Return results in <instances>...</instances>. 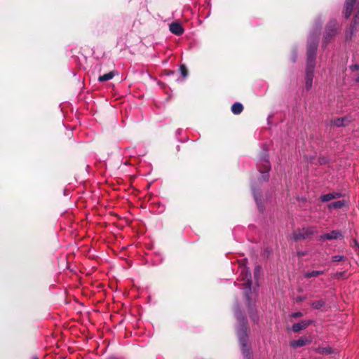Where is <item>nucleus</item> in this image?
I'll return each mask as SVG.
<instances>
[{
	"mask_svg": "<svg viewBox=\"0 0 359 359\" xmlns=\"http://www.w3.org/2000/svg\"><path fill=\"white\" fill-rule=\"evenodd\" d=\"M349 69L351 72L359 71V64L352 65L349 67Z\"/></svg>",
	"mask_w": 359,
	"mask_h": 359,
	"instance_id": "5701e85b",
	"label": "nucleus"
},
{
	"mask_svg": "<svg viewBox=\"0 0 359 359\" xmlns=\"http://www.w3.org/2000/svg\"><path fill=\"white\" fill-rule=\"evenodd\" d=\"M316 232V228L313 226L304 227L293 233V238L297 241L305 239L313 235Z\"/></svg>",
	"mask_w": 359,
	"mask_h": 359,
	"instance_id": "0eeeda50",
	"label": "nucleus"
},
{
	"mask_svg": "<svg viewBox=\"0 0 359 359\" xmlns=\"http://www.w3.org/2000/svg\"><path fill=\"white\" fill-rule=\"evenodd\" d=\"M344 256L342 255H334L332 257V260L333 262H340V261H342L344 259Z\"/></svg>",
	"mask_w": 359,
	"mask_h": 359,
	"instance_id": "4be33fe9",
	"label": "nucleus"
},
{
	"mask_svg": "<svg viewBox=\"0 0 359 359\" xmlns=\"http://www.w3.org/2000/svg\"><path fill=\"white\" fill-rule=\"evenodd\" d=\"M243 107L240 102H235L231 106V111L234 114H239L242 112Z\"/></svg>",
	"mask_w": 359,
	"mask_h": 359,
	"instance_id": "4468645a",
	"label": "nucleus"
},
{
	"mask_svg": "<svg viewBox=\"0 0 359 359\" xmlns=\"http://www.w3.org/2000/svg\"><path fill=\"white\" fill-rule=\"evenodd\" d=\"M325 305V302L323 300H318L312 303L311 306L316 309H320Z\"/></svg>",
	"mask_w": 359,
	"mask_h": 359,
	"instance_id": "a211bd4d",
	"label": "nucleus"
},
{
	"mask_svg": "<svg viewBox=\"0 0 359 359\" xmlns=\"http://www.w3.org/2000/svg\"><path fill=\"white\" fill-rule=\"evenodd\" d=\"M180 70V72L184 78L187 76V69L185 65H181Z\"/></svg>",
	"mask_w": 359,
	"mask_h": 359,
	"instance_id": "412c9836",
	"label": "nucleus"
},
{
	"mask_svg": "<svg viewBox=\"0 0 359 359\" xmlns=\"http://www.w3.org/2000/svg\"><path fill=\"white\" fill-rule=\"evenodd\" d=\"M320 27H317L310 34L307 47V63L306 69V88L310 90L313 84V71L315 69L316 52L318 44V36Z\"/></svg>",
	"mask_w": 359,
	"mask_h": 359,
	"instance_id": "f257e3e1",
	"label": "nucleus"
},
{
	"mask_svg": "<svg viewBox=\"0 0 359 359\" xmlns=\"http://www.w3.org/2000/svg\"><path fill=\"white\" fill-rule=\"evenodd\" d=\"M344 16L348 18L353 15V21L350 25L349 29L346 32V39L351 40L352 36L356 31L359 23V4L358 1H347L344 6Z\"/></svg>",
	"mask_w": 359,
	"mask_h": 359,
	"instance_id": "7ed1b4c3",
	"label": "nucleus"
},
{
	"mask_svg": "<svg viewBox=\"0 0 359 359\" xmlns=\"http://www.w3.org/2000/svg\"><path fill=\"white\" fill-rule=\"evenodd\" d=\"M345 118H337L334 120V125L337 127L343 126L345 125Z\"/></svg>",
	"mask_w": 359,
	"mask_h": 359,
	"instance_id": "aec40b11",
	"label": "nucleus"
},
{
	"mask_svg": "<svg viewBox=\"0 0 359 359\" xmlns=\"http://www.w3.org/2000/svg\"><path fill=\"white\" fill-rule=\"evenodd\" d=\"M259 172H261L260 182L267 181L269 180V171L270 170V163L266 157L260 159L258 164Z\"/></svg>",
	"mask_w": 359,
	"mask_h": 359,
	"instance_id": "423d86ee",
	"label": "nucleus"
},
{
	"mask_svg": "<svg viewBox=\"0 0 359 359\" xmlns=\"http://www.w3.org/2000/svg\"><path fill=\"white\" fill-rule=\"evenodd\" d=\"M353 242H354L355 245L358 248V249H359V244L358 243V242H357L355 240Z\"/></svg>",
	"mask_w": 359,
	"mask_h": 359,
	"instance_id": "bb28decb",
	"label": "nucleus"
},
{
	"mask_svg": "<svg viewBox=\"0 0 359 359\" xmlns=\"http://www.w3.org/2000/svg\"><path fill=\"white\" fill-rule=\"evenodd\" d=\"M252 190L254 198H255L259 208H260V201L259 200V197H258L260 194L255 190V189L253 187H252Z\"/></svg>",
	"mask_w": 359,
	"mask_h": 359,
	"instance_id": "6ab92c4d",
	"label": "nucleus"
},
{
	"mask_svg": "<svg viewBox=\"0 0 359 359\" xmlns=\"http://www.w3.org/2000/svg\"><path fill=\"white\" fill-rule=\"evenodd\" d=\"M117 74L116 72L115 71H111L109 72V73L107 74H105L102 76H100L98 77V81L100 82H104V81H109V80H111L114 78V76Z\"/></svg>",
	"mask_w": 359,
	"mask_h": 359,
	"instance_id": "ddd939ff",
	"label": "nucleus"
},
{
	"mask_svg": "<svg viewBox=\"0 0 359 359\" xmlns=\"http://www.w3.org/2000/svg\"><path fill=\"white\" fill-rule=\"evenodd\" d=\"M342 237V234L339 231L334 230L332 231L330 233H327L325 234H323L320 236L319 239L320 241H324L326 240H333V239H337Z\"/></svg>",
	"mask_w": 359,
	"mask_h": 359,
	"instance_id": "6e6552de",
	"label": "nucleus"
},
{
	"mask_svg": "<svg viewBox=\"0 0 359 359\" xmlns=\"http://www.w3.org/2000/svg\"><path fill=\"white\" fill-rule=\"evenodd\" d=\"M345 205V201H336V202H334V203H330L329 205H328V208L330 209L331 208H341V207H343L344 205Z\"/></svg>",
	"mask_w": 359,
	"mask_h": 359,
	"instance_id": "f3484780",
	"label": "nucleus"
},
{
	"mask_svg": "<svg viewBox=\"0 0 359 359\" xmlns=\"http://www.w3.org/2000/svg\"><path fill=\"white\" fill-rule=\"evenodd\" d=\"M292 318H299L303 316V313L302 312H295L291 314Z\"/></svg>",
	"mask_w": 359,
	"mask_h": 359,
	"instance_id": "b1692460",
	"label": "nucleus"
},
{
	"mask_svg": "<svg viewBox=\"0 0 359 359\" xmlns=\"http://www.w3.org/2000/svg\"><path fill=\"white\" fill-rule=\"evenodd\" d=\"M260 272V267L257 266L255 269L254 275L255 277H257L259 276V273Z\"/></svg>",
	"mask_w": 359,
	"mask_h": 359,
	"instance_id": "393cba45",
	"label": "nucleus"
},
{
	"mask_svg": "<svg viewBox=\"0 0 359 359\" xmlns=\"http://www.w3.org/2000/svg\"><path fill=\"white\" fill-rule=\"evenodd\" d=\"M316 351L323 355H329L334 353L333 349L331 347H319Z\"/></svg>",
	"mask_w": 359,
	"mask_h": 359,
	"instance_id": "2eb2a0df",
	"label": "nucleus"
},
{
	"mask_svg": "<svg viewBox=\"0 0 359 359\" xmlns=\"http://www.w3.org/2000/svg\"><path fill=\"white\" fill-rule=\"evenodd\" d=\"M323 273H324L323 271H313L311 272L305 273L304 276L306 278H310L316 277L320 275H322V274H323Z\"/></svg>",
	"mask_w": 359,
	"mask_h": 359,
	"instance_id": "dca6fc26",
	"label": "nucleus"
},
{
	"mask_svg": "<svg viewBox=\"0 0 359 359\" xmlns=\"http://www.w3.org/2000/svg\"><path fill=\"white\" fill-rule=\"evenodd\" d=\"M338 30V24L336 20H331L326 28L324 35L323 46H326L330 40L334 36Z\"/></svg>",
	"mask_w": 359,
	"mask_h": 359,
	"instance_id": "39448f33",
	"label": "nucleus"
},
{
	"mask_svg": "<svg viewBox=\"0 0 359 359\" xmlns=\"http://www.w3.org/2000/svg\"><path fill=\"white\" fill-rule=\"evenodd\" d=\"M170 31L177 36H180L184 33V30L181 24L174 22L170 25Z\"/></svg>",
	"mask_w": 359,
	"mask_h": 359,
	"instance_id": "1a4fd4ad",
	"label": "nucleus"
},
{
	"mask_svg": "<svg viewBox=\"0 0 359 359\" xmlns=\"http://www.w3.org/2000/svg\"><path fill=\"white\" fill-rule=\"evenodd\" d=\"M307 338L305 337H301L297 340L292 341L290 344L291 346L296 348L299 347H302L304 345H306L308 342Z\"/></svg>",
	"mask_w": 359,
	"mask_h": 359,
	"instance_id": "f8f14e48",
	"label": "nucleus"
},
{
	"mask_svg": "<svg viewBox=\"0 0 359 359\" xmlns=\"http://www.w3.org/2000/svg\"><path fill=\"white\" fill-rule=\"evenodd\" d=\"M32 359H39V358L36 357H34Z\"/></svg>",
	"mask_w": 359,
	"mask_h": 359,
	"instance_id": "cd10ccee",
	"label": "nucleus"
},
{
	"mask_svg": "<svg viewBox=\"0 0 359 359\" xmlns=\"http://www.w3.org/2000/svg\"><path fill=\"white\" fill-rule=\"evenodd\" d=\"M311 323V320H303L300 323H295L292 325V331L294 332H298L302 330L306 329Z\"/></svg>",
	"mask_w": 359,
	"mask_h": 359,
	"instance_id": "9d476101",
	"label": "nucleus"
},
{
	"mask_svg": "<svg viewBox=\"0 0 359 359\" xmlns=\"http://www.w3.org/2000/svg\"><path fill=\"white\" fill-rule=\"evenodd\" d=\"M341 196V194L340 193L333 192V193H330V194L323 195L320 197V199L323 202H327L332 199L340 198Z\"/></svg>",
	"mask_w": 359,
	"mask_h": 359,
	"instance_id": "9b49d317",
	"label": "nucleus"
},
{
	"mask_svg": "<svg viewBox=\"0 0 359 359\" xmlns=\"http://www.w3.org/2000/svg\"><path fill=\"white\" fill-rule=\"evenodd\" d=\"M235 315L239 323V327L237 329V335L243 355L245 359H251L250 350L248 346V335L247 333V320L238 309L236 310Z\"/></svg>",
	"mask_w": 359,
	"mask_h": 359,
	"instance_id": "f03ea898",
	"label": "nucleus"
},
{
	"mask_svg": "<svg viewBox=\"0 0 359 359\" xmlns=\"http://www.w3.org/2000/svg\"><path fill=\"white\" fill-rule=\"evenodd\" d=\"M240 278L243 280V285L245 290V294L246 297V300L248 302V305L250 306V292L251 291V285H252V277L251 273L248 269L245 266H240Z\"/></svg>",
	"mask_w": 359,
	"mask_h": 359,
	"instance_id": "20e7f679",
	"label": "nucleus"
},
{
	"mask_svg": "<svg viewBox=\"0 0 359 359\" xmlns=\"http://www.w3.org/2000/svg\"><path fill=\"white\" fill-rule=\"evenodd\" d=\"M355 81L357 83H359V74L356 76V78L355 79Z\"/></svg>",
	"mask_w": 359,
	"mask_h": 359,
	"instance_id": "a878e982",
	"label": "nucleus"
}]
</instances>
